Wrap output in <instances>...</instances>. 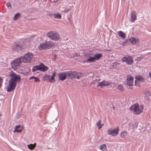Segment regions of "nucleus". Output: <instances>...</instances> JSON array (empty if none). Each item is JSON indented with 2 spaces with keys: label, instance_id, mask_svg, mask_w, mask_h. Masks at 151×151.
I'll use <instances>...</instances> for the list:
<instances>
[{
  "label": "nucleus",
  "instance_id": "f257e3e1",
  "mask_svg": "<svg viewBox=\"0 0 151 151\" xmlns=\"http://www.w3.org/2000/svg\"><path fill=\"white\" fill-rule=\"evenodd\" d=\"M9 76L11 78L9 81L7 91L8 92H11L15 89L16 86V82L20 81L21 78L19 75H17L13 71H11Z\"/></svg>",
  "mask_w": 151,
  "mask_h": 151
},
{
  "label": "nucleus",
  "instance_id": "f03ea898",
  "mask_svg": "<svg viewBox=\"0 0 151 151\" xmlns=\"http://www.w3.org/2000/svg\"><path fill=\"white\" fill-rule=\"evenodd\" d=\"M143 107L142 106H139L137 104H134L132 105L130 108V110L136 114H139L141 113L143 110Z\"/></svg>",
  "mask_w": 151,
  "mask_h": 151
},
{
  "label": "nucleus",
  "instance_id": "7ed1b4c3",
  "mask_svg": "<svg viewBox=\"0 0 151 151\" xmlns=\"http://www.w3.org/2000/svg\"><path fill=\"white\" fill-rule=\"evenodd\" d=\"M54 45V43L52 41H46L45 42L41 43L38 46L39 50H46L51 48Z\"/></svg>",
  "mask_w": 151,
  "mask_h": 151
},
{
  "label": "nucleus",
  "instance_id": "20e7f679",
  "mask_svg": "<svg viewBox=\"0 0 151 151\" xmlns=\"http://www.w3.org/2000/svg\"><path fill=\"white\" fill-rule=\"evenodd\" d=\"M21 58L22 62L24 63H30L34 60L33 55L31 53H28L25 55L24 57H21Z\"/></svg>",
  "mask_w": 151,
  "mask_h": 151
},
{
  "label": "nucleus",
  "instance_id": "39448f33",
  "mask_svg": "<svg viewBox=\"0 0 151 151\" xmlns=\"http://www.w3.org/2000/svg\"><path fill=\"white\" fill-rule=\"evenodd\" d=\"M22 62L21 57L14 59L11 63V65L12 68L13 69L17 68Z\"/></svg>",
  "mask_w": 151,
  "mask_h": 151
},
{
  "label": "nucleus",
  "instance_id": "423d86ee",
  "mask_svg": "<svg viewBox=\"0 0 151 151\" xmlns=\"http://www.w3.org/2000/svg\"><path fill=\"white\" fill-rule=\"evenodd\" d=\"M47 36L51 40H58L60 38L59 34L54 32L50 31L48 32L47 33Z\"/></svg>",
  "mask_w": 151,
  "mask_h": 151
},
{
  "label": "nucleus",
  "instance_id": "0eeeda50",
  "mask_svg": "<svg viewBox=\"0 0 151 151\" xmlns=\"http://www.w3.org/2000/svg\"><path fill=\"white\" fill-rule=\"evenodd\" d=\"M48 68L45 66L43 64L41 63L40 65H36L33 67L32 69L33 72H35L37 70H41L43 72L47 70Z\"/></svg>",
  "mask_w": 151,
  "mask_h": 151
},
{
  "label": "nucleus",
  "instance_id": "6e6552de",
  "mask_svg": "<svg viewBox=\"0 0 151 151\" xmlns=\"http://www.w3.org/2000/svg\"><path fill=\"white\" fill-rule=\"evenodd\" d=\"M122 60L123 62H126L128 65H131L133 63L132 58L128 55H127L122 58Z\"/></svg>",
  "mask_w": 151,
  "mask_h": 151
},
{
  "label": "nucleus",
  "instance_id": "1a4fd4ad",
  "mask_svg": "<svg viewBox=\"0 0 151 151\" xmlns=\"http://www.w3.org/2000/svg\"><path fill=\"white\" fill-rule=\"evenodd\" d=\"M119 130V128L117 127L113 130L112 129L109 130L108 131V134L111 135L113 136H116L118 134Z\"/></svg>",
  "mask_w": 151,
  "mask_h": 151
},
{
  "label": "nucleus",
  "instance_id": "9d476101",
  "mask_svg": "<svg viewBox=\"0 0 151 151\" xmlns=\"http://www.w3.org/2000/svg\"><path fill=\"white\" fill-rule=\"evenodd\" d=\"M58 76L60 80L62 81L65 80L68 77L67 71L59 73Z\"/></svg>",
  "mask_w": 151,
  "mask_h": 151
},
{
  "label": "nucleus",
  "instance_id": "9b49d317",
  "mask_svg": "<svg viewBox=\"0 0 151 151\" xmlns=\"http://www.w3.org/2000/svg\"><path fill=\"white\" fill-rule=\"evenodd\" d=\"M22 45L19 43H14L12 49L15 51H18L19 50L21 49Z\"/></svg>",
  "mask_w": 151,
  "mask_h": 151
},
{
  "label": "nucleus",
  "instance_id": "f8f14e48",
  "mask_svg": "<svg viewBox=\"0 0 151 151\" xmlns=\"http://www.w3.org/2000/svg\"><path fill=\"white\" fill-rule=\"evenodd\" d=\"M134 78L130 76H128L127 79V84L128 86L133 85Z\"/></svg>",
  "mask_w": 151,
  "mask_h": 151
},
{
  "label": "nucleus",
  "instance_id": "ddd939ff",
  "mask_svg": "<svg viewBox=\"0 0 151 151\" xmlns=\"http://www.w3.org/2000/svg\"><path fill=\"white\" fill-rule=\"evenodd\" d=\"M68 77L69 78H74V75L76 73V71H67Z\"/></svg>",
  "mask_w": 151,
  "mask_h": 151
},
{
  "label": "nucleus",
  "instance_id": "4468645a",
  "mask_svg": "<svg viewBox=\"0 0 151 151\" xmlns=\"http://www.w3.org/2000/svg\"><path fill=\"white\" fill-rule=\"evenodd\" d=\"M86 58V62H87V63H91L95 61L93 57H92L90 55H89L88 56H87Z\"/></svg>",
  "mask_w": 151,
  "mask_h": 151
},
{
  "label": "nucleus",
  "instance_id": "2eb2a0df",
  "mask_svg": "<svg viewBox=\"0 0 151 151\" xmlns=\"http://www.w3.org/2000/svg\"><path fill=\"white\" fill-rule=\"evenodd\" d=\"M136 80H135V84H136V83L137 81H139L140 82H143L145 81L144 79L141 76H138L135 77Z\"/></svg>",
  "mask_w": 151,
  "mask_h": 151
},
{
  "label": "nucleus",
  "instance_id": "dca6fc26",
  "mask_svg": "<svg viewBox=\"0 0 151 151\" xmlns=\"http://www.w3.org/2000/svg\"><path fill=\"white\" fill-rule=\"evenodd\" d=\"M100 79H96L93 81V83L97 87L100 86L101 87V82H100Z\"/></svg>",
  "mask_w": 151,
  "mask_h": 151
},
{
  "label": "nucleus",
  "instance_id": "f3484780",
  "mask_svg": "<svg viewBox=\"0 0 151 151\" xmlns=\"http://www.w3.org/2000/svg\"><path fill=\"white\" fill-rule=\"evenodd\" d=\"M102 57V55L101 54L96 53L94 55L93 57L94 58V59L95 61H96V60H99L100 58H101Z\"/></svg>",
  "mask_w": 151,
  "mask_h": 151
},
{
  "label": "nucleus",
  "instance_id": "a211bd4d",
  "mask_svg": "<svg viewBox=\"0 0 151 151\" xmlns=\"http://www.w3.org/2000/svg\"><path fill=\"white\" fill-rule=\"evenodd\" d=\"M101 87H102L103 86H109L110 83L109 81L104 80L102 82H101Z\"/></svg>",
  "mask_w": 151,
  "mask_h": 151
},
{
  "label": "nucleus",
  "instance_id": "6ab92c4d",
  "mask_svg": "<svg viewBox=\"0 0 151 151\" xmlns=\"http://www.w3.org/2000/svg\"><path fill=\"white\" fill-rule=\"evenodd\" d=\"M138 39L134 37H131L130 39V42L133 44H136V43L138 42Z\"/></svg>",
  "mask_w": 151,
  "mask_h": 151
},
{
  "label": "nucleus",
  "instance_id": "aec40b11",
  "mask_svg": "<svg viewBox=\"0 0 151 151\" xmlns=\"http://www.w3.org/2000/svg\"><path fill=\"white\" fill-rule=\"evenodd\" d=\"M119 35L123 39H124L127 37L126 35L124 33L121 31H119L118 32Z\"/></svg>",
  "mask_w": 151,
  "mask_h": 151
},
{
  "label": "nucleus",
  "instance_id": "412c9836",
  "mask_svg": "<svg viewBox=\"0 0 151 151\" xmlns=\"http://www.w3.org/2000/svg\"><path fill=\"white\" fill-rule=\"evenodd\" d=\"M131 20L133 22H134L136 19V16L135 12H132L131 14Z\"/></svg>",
  "mask_w": 151,
  "mask_h": 151
},
{
  "label": "nucleus",
  "instance_id": "4be33fe9",
  "mask_svg": "<svg viewBox=\"0 0 151 151\" xmlns=\"http://www.w3.org/2000/svg\"><path fill=\"white\" fill-rule=\"evenodd\" d=\"M100 149L103 151H106L107 150L106 145L103 144L101 145L100 147Z\"/></svg>",
  "mask_w": 151,
  "mask_h": 151
},
{
  "label": "nucleus",
  "instance_id": "5701e85b",
  "mask_svg": "<svg viewBox=\"0 0 151 151\" xmlns=\"http://www.w3.org/2000/svg\"><path fill=\"white\" fill-rule=\"evenodd\" d=\"M81 73H77L76 72V73L74 75V78L80 79L81 77Z\"/></svg>",
  "mask_w": 151,
  "mask_h": 151
},
{
  "label": "nucleus",
  "instance_id": "b1692460",
  "mask_svg": "<svg viewBox=\"0 0 151 151\" xmlns=\"http://www.w3.org/2000/svg\"><path fill=\"white\" fill-rule=\"evenodd\" d=\"M50 78V76L48 74L45 75L44 77V79L45 81H49Z\"/></svg>",
  "mask_w": 151,
  "mask_h": 151
},
{
  "label": "nucleus",
  "instance_id": "393cba45",
  "mask_svg": "<svg viewBox=\"0 0 151 151\" xmlns=\"http://www.w3.org/2000/svg\"><path fill=\"white\" fill-rule=\"evenodd\" d=\"M54 17L55 18L60 19L61 18V16L60 14L59 13L54 14Z\"/></svg>",
  "mask_w": 151,
  "mask_h": 151
},
{
  "label": "nucleus",
  "instance_id": "a878e982",
  "mask_svg": "<svg viewBox=\"0 0 151 151\" xmlns=\"http://www.w3.org/2000/svg\"><path fill=\"white\" fill-rule=\"evenodd\" d=\"M20 14L19 13H17L14 16L13 19L15 21L16 20L18 19L19 18Z\"/></svg>",
  "mask_w": 151,
  "mask_h": 151
},
{
  "label": "nucleus",
  "instance_id": "bb28decb",
  "mask_svg": "<svg viewBox=\"0 0 151 151\" xmlns=\"http://www.w3.org/2000/svg\"><path fill=\"white\" fill-rule=\"evenodd\" d=\"M33 78L35 79L34 81L35 82H39L40 81V80L39 78L36 77H34V76H31V77L29 79L30 80L32 79Z\"/></svg>",
  "mask_w": 151,
  "mask_h": 151
},
{
  "label": "nucleus",
  "instance_id": "cd10ccee",
  "mask_svg": "<svg viewBox=\"0 0 151 151\" xmlns=\"http://www.w3.org/2000/svg\"><path fill=\"white\" fill-rule=\"evenodd\" d=\"M127 133L126 132L123 131H122L121 133L120 136L122 137H125L126 136Z\"/></svg>",
  "mask_w": 151,
  "mask_h": 151
},
{
  "label": "nucleus",
  "instance_id": "c85d7f7f",
  "mask_svg": "<svg viewBox=\"0 0 151 151\" xmlns=\"http://www.w3.org/2000/svg\"><path fill=\"white\" fill-rule=\"evenodd\" d=\"M101 121L99 120L96 124L97 126L99 127V129H100L102 127V125L101 124Z\"/></svg>",
  "mask_w": 151,
  "mask_h": 151
},
{
  "label": "nucleus",
  "instance_id": "c756f323",
  "mask_svg": "<svg viewBox=\"0 0 151 151\" xmlns=\"http://www.w3.org/2000/svg\"><path fill=\"white\" fill-rule=\"evenodd\" d=\"M28 147L31 150H33L35 147V145L30 144V145H27Z\"/></svg>",
  "mask_w": 151,
  "mask_h": 151
},
{
  "label": "nucleus",
  "instance_id": "7c9ffc66",
  "mask_svg": "<svg viewBox=\"0 0 151 151\" xmlns=\"http://www.w3.org/2000/svg\"><path fill=\"white\" fill-rule=\"evenodd\" d=\"M55 81L54 78L52 76L51 77V78H50L49 81L50 82H55Z\"/></svg>",
  "mask_w": 151,
  "mask_h": 151
},
{
  "label": "nucleus",
  "instance_id": "2f4dec72",
  "mask_svg": "<svg viewBox=\"0 0 151 151\" xmlns=\"http://www.w3.org/2000/svg\"><path fill=\"white\" fill-rule=\"evenodd\" d=\"M22 129H14V132H17V133H19L21 132Z\"/></svg>",
  "mask_w": 151,
  "mask_h": 151
},
{
  "label": "nucleus",
  "instance_id": "473e14b6",
  "mask_svg": "<svg viewBox=\"0 0 151 151\" xmlns=\"http://www.w3.org/2000/svg\"><path fill=\"white\" fill-rule=\"evenodd\" d=\"M6 6H7V7L8 8H9V9L11 8V4L10 2H7L6 4Z\"/></svg>",
  "mask_w": 151,
  "mask_h": 151
},
{
  "label": "nucleus",
  "instance_id": "72a5a7b5",
  "mask_svg": "<svg viewBox=\"0 0 151 151\" xmlns=\"http://www.w3.org/2000/svg\"><path fill=\"white\" fill-rule=\"evenodd\" d=\"M118 89L120 91H122L123 90V87L121 85H119L118 88Z\"/></svg>",
  "mask_w": 151,
  "mask_h": 151
},
{
  "label": "nucleus",
  "instance_id": "f704fd0d",
  "mask_svg": "<svg viewBox=\"0 0 151 151\" xmlns=\"http://www.w3.org/2000/svg\"><path fill=\"white\" fill-rule=\"evenodd\" d=\"M70 10V9H66L64 10H62V12L65 13H67L69 12Z\"/></svg>",
  "mask_w": 151,
  "mask_h": 151
},
{
  "label": "nucleus",
  "instance_id": "c9c22d12",
  "mask_svg": "<svg viewBox=\"0 0 151 151\" xmlns=\"http://www.w3.org/2000/svg\"><path fill=\"white\" fill-rule=\"evenodd\" d=\"M56 75V72L55 71H54L53 72V73L52 75V77H53L54 78L55 76Z\"/></svg>",
  "mask_w": 151,
  "mask_h": 151
},
{
  "label": "nucleus",
  "instance_id": "e433bc0d",
  "mask_svg": "<svg viewBox=\"0 0 151 151\" xmlns=\"http://www.w3.org/2000/svg\"><path fill=\"white\" fill-rule=\"evenodd\" d=\"M56 75V72L55 71H54L53 72V73L52 75V77H53L54 78L55 76Z\"/></svg>",
  "mask_w": 151,
  "mask_h": 151
},
{
  "label": "nucleus",
  "instance_id": "4c0bfd02",
  "mask_svg": "<svg viewBox=\"0 0 151 151\" xmlns=\"http://www.w3.org/2000/svg\"><path fill=\"white\" fill-rule=\"evenodd\" d=\"M20 127H21V126L20 125H17V126H16L15 127V129H20Z\"/></svg>",
  "mask_w": 151,
  "mask_h": 151
},
{
  "label": "nucleus",
  "instance_id": "58836bf2",
  "mask_svg": "<svg viewBox=\"0 0 151 151\" xmlns=\"http://www.w3.org/2000/svg\"><path fill=\"white\" fill-rule=\"evenodd\" d=\"M3 81V79L1 77H0V83L2 84Z\"/></svg>",
  "mask_w": 151,
  "mask_h": 151
},
{
  "label": "nucleus",
  "instance_id": "ea45409f",
  "mask_svg": "<svg viewBox=\"0 0 151 151\" xmlns=\"http://www.w3.org/2000/svg\"><path fill=\"white\" fill-rule=\"evenodd\" d=\"M149 76L148 77V78H150L151 80V72H150L149 73Z\"/></svg>",
  "mask_w": 151,
  "mask_h": 151
},
{
  "label": "nucleus",
  "instance_id": "a19ab883",
  "mask_svg": "<svg viewBox=\"0 0 151 151\" xmlns=\"http://www.w3.org/2000/svg\"><path fill=\"white\" fill-rule=\"evenodd\" d=\"M86 58L85 60L83 62V63H87V62H86Z\"/></svg>",
  "mask_w": 151,
  "mask_h": 151
},
{
  "label": "nucleus",
  "instance_id": "79ce46f5",
  "mask_svg": "<svg viewBox=\"0 0 151 151\" xmlns=\"http://www.w3.org/2000/svg\"><path fill=\"white\" fill-rule=\"evenodd\" d=\"M125 43H124H124H123H123H122V45H124V44Z\"/></svg>",
  "mask_w": 151,
  "mask_h": 151
},
{
  "label": "nucleus",
  "instance_id": "37998d69",
  "mask_svg": "<svg viewBox=\"0 0 151 151\" xmlns=\"http://www.w3.org/2000/svg\"><path fill=\"white\" fill-rule=\"evenodd\" d=\"M101 124L102 125V126L103 125H104V124Z\"/></svg>",
  "mask_w": 151,
  "mask_h": 151
}]
</instances>
